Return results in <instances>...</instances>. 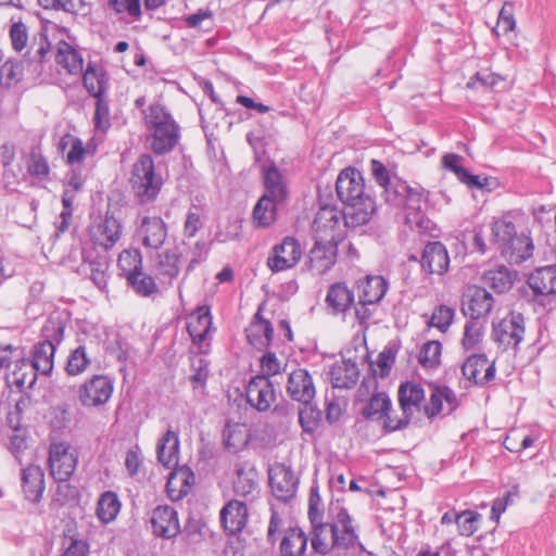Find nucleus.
<instances>
[{"instance_id": "f257e3e1", "label": "nucleus", "mask_w": 556, "mask_h": 556, "mask_svg": "<svg viewBox=\"0 0 556 556\" xmlns=\"http://www.w3.org/2000/svg\"><path fill=\"white\" fill-rule=\"evenodd\" d=\"M339 200L344 205V223L357 227L370 220L376 212L374 199L366 192L363 175L355 168L343 169L336 182Z\"/></svg>"}, {"instance_id": "f03ea898", "label": "nucleus", "mask_w": 556, "mask_h": 556, "mask_svg": "<svg viewBox=\"0 0 556 556\" xmlns=\"http://www.w3.org/2000/svg\"><path fill=\"white\" fill-rule=\"evenodd\" d=\"M129 184L140 204L155 201L164 182L162 176L155 172L154 161L150 154H141L132 164Z\"/></svg>"}, {"instance_id": "7ed1b4c3", "label": "nucleus", "mask_w": 556, "mask_h": 556, "mask_svg": "<svg viewBox=\"0 0 556 556\" xmlns=\"http://www.w3.org/2000/svg\"><path fill=\"white\" fill-rule=\"evenodd\" d=\"M65 325L60 318L50 317L41 329L42 340L33 346V359L29 362L41 375L49 376L54 367L56 346L64 339Z\"/></svg>"}, {"instance_id": "20e7f679", "label": "nucleus", "mask_w": 556, "mask_h": 556, "mask_svg": "<svg viewBox=\"0 0 556 556\" xmlns=\"http://www.w3.org/2000/svg\"><path fill=\"white\" fill-rule=\"evenodd\" d=\"M78 456L67 442L52 441L49 447V470L56 481H67L74 473Z\"/></svg>"}, {"instance_id": "39448f33", "label": "nucleus", "mask_w": 556, "mask_h": 556, "mask_svg": "<svg viewBox=\"0 0 556 556\" xmlns=\"http://www.w3.org/2000/svg\"><path fill=\"white\" fill-rule=\"evenodd\" d=\"M114 383L105 375H94L86 380L78 390V399L85 407H100L109 402Z\"/></svg>"}, {"instance_id": "423d86ee", "label": "nucleus", "mask_w": 556, "mask_h": 556, "mask_svg": "<svg viewBox=\"0 0 556 556\" xmlns=\"http://www.w3.org/2000/svg\"><path fill=\"white\" fill-rule=\"evenodd\" d=\"M429 399L422 405L424 414L432 419L440 414H451L458 407V400L454 391L446 386L434 382L428 383Z\"/></svg>"}, {"instance_id": "0eeeda50", "label": "nucleus", "mask_w": 556, "mask_h": 556, "mask_svg": "<svg viewBox=\"0 0 556 556\" xmlns=\"http://www.w3.org/2000/svg\"><path fill=\"white\" fill-rule=\"evenodd\" d=\"M122 235L121 222L109 213L94 219L89 227L91 241L105 251L112 249L121 240Z\"/></svg>"}, {"instance_id": "6e6552de", "label": "nucleus", "mask_w": 556, "mask_h": 556, "mask_svg": "<svg viewBox=\"0 0 556 556\" xmlns=\"http://www.w3.org/2000/svg\"><path fill=\"white\" fill-rule=\"evenodd\" d=\"M342 219H344V211L340 212L330 205L321 206L312 225L315 239L336 242Z\"/></svg>"}, {"instance_id": "1a4fd4ad", "label": "nucleus", "mask_w": 556, "mask_h": 556, "mask_svg": "<svg viewBox=\"0 0 556 556\" xmlns=\"http://www.w3.org/2000/svg\"><path fill=\"white\" fill-rule=\"evenodd\" d=\"M302 256L300 242L293 237H286L273 248L267 265L273 271H282L294 267Z\"/></svg>"}, {"instance_id": "9d476101", "label": "nucleus", "mask_w": 556, "mask_h": 556, "mask_svg": "<svg viewBox=\"0 0 556 556\" xmlns=\"http://www.w3.org/2000/svg\"><path fill=\"white\" fill-rule=\"evenodd\" d=\"M525 334V318L520 313H510L494 325L493 336L505 349H516Z\"/></svg>"}, {"instance_id": "9b49d317", "label": "nucleus", "mask_w": 556, "mask_h": 556, "mask_svg": "<svg viewBox=\"0 0 556 556\" xmlns=\"http://www.w3.org/2000/svg\"><path fill=\"white\" fill-rule=\"evenodd\" d=\"M268 476L273 495L277 500L288 502L294 497L298 478L290 467L285 464H275L269 468Z\"/></svg>"}, {"instance_id": "f8f14e48", "label": "nucleus", "mask_w": 556, "mask_h": 556, "mask_svg": "<svg viewBox=\"0 0 556 556\" xmlns=\"http://www.w3.org/2000/svg\"><path fill=\"white\" fill-rule=\"evenodd\" d=\"M286 390L293 401L301 404H311L316 395L314 379L305 368H296L288 375Z\"/></svg>"}, {"instance_id": "ddd939ff", "label": "nucleus", "mask_w": 556, "mask_h": 556, "mask_svg": "<svg viewBox=\"0 0 556 556\" xmlns=\"http://www.w3.org/2000/svg\"><path fill=\"white\" fill-rule=\"evenodd\" d=\"M258 480V472L252 464L248 462L238 463L232 482L235 494L252 502L260 494Z\"/></svg>"}, {"instance_id": "4468645a", "label": "nucleus", "mask_w": 556, "mask_h": 556, "mask_svg": "<svg viewBox=\"0 0 556 556\" xmlns=\"http://www.w3.org/2000/svg\"><path fill=\"white\" fill-rule=\"evenodd\" d=\"M138 236L146 249L159 251L168 236V227L160 216H144Z\"/></svg>"}, {"instance_id": "2eb2a0df", "label": "nucleus", "mask_w": 556, "mask_h": 556, "mask_svg": "<svg viewBox=\"0 0 556 556\" xmlns=\"http://www.w3.org/2000/svg\"><path fill=\"white\" fill-rule=\"evenodd\" d=\"M336 258L337 242L316 240L306 265L313 275H323L333 266Z\"/></svg>"}, {"instance_id": "dca6fc26", "label": "nucleus", "mask_w": 556, "mask_h": 556, "mask_svg": "<svg viewBox=\"0 0 556 556\" xmlns=\"http://www.w3.org/2000/svg\"><path fill=\"white\" fill-rule=\"evenodd\" d=\"M248 403L260 412L267 410L276 395L271 382L265 376L252 378L245 390Z\"/></svg>"}, {"instance_id": "f3484780", "label": "nucleus", "mask_w": 556, "mask_h": 556, "mask_svg": "<svg viewBox=\"0 0 556 556\" xmlns=\"http://www.w3.org/2000/svg\"><path fill=\"white\" fill-rule=\"evenodd\" d=\"M180 258L181 252L177 245L156 253L152 260V268L162 282L170 285L177 278L180 273Z\"/></svg>"}, {"instance_id": "a211bd4d", "label": "nucleus", "mask_w": 556, "mask_h": 556, "mask_svg": "<svg viewBox=\"0 0 556 556\" xmlns=\"http://www.w3.org/2000/svg\"><path fill=\"white\" fill-rule=\"evenodd\" d=\"M462 372L467 380L483 386L494 379L495 365L484 354H473L463 364Z\"/></svg>"}, {"instance_id": "6ab92c4d", "label": "nucleus", "mask_w": 556, "mask_h": 556, "mask_svg": "<svg viewBox=\"0 0 556 556\" xmlns=\"http://www.w3.org/2000/svg\"><path fill=\"white\" fill-rule=\"evenodd\" d=\"M151 525L153 533L160 538L172 539L180 532L177 511L168 505L152 510Z\"/></svg>"}, {"instance_id": "aec40b11", "label": "nucleus", "mask_w": 556, "mask_h": 556, "mask_svg": "<svg viewBox=\"0 0 556 556\" xmlns=\"http://www.w3.org/2000/svg\"><path fill=\"white\" fill-rule=\"evenodd\" d=\"M421 268L430 275H443L450 265V257L445 245L440 241L429 242L422 252Z\"/></svg>"}, {"instance_id": "412c9836", "label": "nucleus", "mask_w": 556, "mask_h": 556, "mask_svg": "<svg viewBox=\"0 0 556 556\" xmlns=\"http://www.w3.org/2000/svg\"><path fill=\"white\" fill-rule=\"evenodd\" d=\"M51 45L48 37L40 33L34 36L26 53L24 54V64L33 76H39L43 71V63L48 60Z\"/></svg>"}, {"instance_id": "4be33fe9", "label": "nucleus", "mask_w": 556, "mask_h": 556, "mask_svg": "<svg viewBox=\"0 0 556 556\" xmlns=\"http://www.w3.org/2000/svg\"><path fill=\"white\" fill-rule=\"evenodd\" d=\"M465 298L463 313L472 319L484 317L493 306V296L485 288L471 287Z\"/></svg>"}, {"instance_id": "5701e85b", "label": "nucleus", "mask_w": 556, "mask_h": 556, "mask_svg": "<svg viewBox=\"0 0 556 556\" xmlns=\"http://www.w3.org/2000/svg\"><path fill=\"white\" fill-rule=\"evenodd\" d=\"M428 198V192L422 188H412L408 186L404 195V205L406 210V224L412 228H424V216L421 214L422 206Z\"/></svg>"}, {"instance_id": "b1692460", "label": "nucleus", "mask_w": 556, "mask_h": 556, "mask_svg": "<svg viewBox=\"0 0 556 556\" xmlns=\"http://www.w3.org/2000/svg\"><path fill=\"white\" fill-rule=\"evenodd\" d=\"M248 521V509L244 503L231 500L220 510V522L229 534L242 531Z\"/></svg>"}, {"instance_id": "393cba45", "label": "nucleus", "mask_w": 556, "mask_h": 556, "mask_svg": "<svg viewBox=\"0 0 556 556\" xmlns=\"http://www.w3.org/2000/svg\"><path fill=\"white\" fill-rule=\"evenodd\" d=\"M263 179L265 186V192L263 195L273 199L278 203H285L289 197L288 182L277 166L269 165L264 167Z\"/></svg>"}, {"instance_id": "a878e982", "label": "nucleus", "mask_w": 556, "mask_h": 556, "mask_svg": "<svg viewBox=\"0 0 556 556\" xmlns=\"http://www.w3.org/2000/svg\"><path fill=\"white\" fill-rule=\"evenodd\" d=\"M532 239L525 232H519L501 249L502 255L513 264H520L533 254Z\"/></svg>"}, {"instance_id": "bb28decb", "label": "nucleus", "mask_w": 556, "mask_h": 556, "mask_svg": "<svg viewBox=\"0 0 556 556\" xmlns=\"http://www.w3.org/2000/svg\"><path fill=\"white\" fill-rule=\"evenodd\" d=\"M166 483V491L170 500L179 501L186 496L194 483V475L187 466L173 467Z\"/></svg>"}, {"instance_id": "cd10ccee", "label": "nucleus", "mask_w": 556, "mask_h": 556, "mask_svg": "<svg viewBox=\"0 0 556 556\" xmlns=\"http://www.w3.org/2000/svg\"><path fill=\"white\" fill-rule=\"evenodd\" d=\"M332 523L337 548H349L357 543V533L353 526L352 518L345 508H341Z\"/></svg>"}, {"instance_id": "c85d7f7f", "label": "nucleus", "mask_w": 556, "mask_h": 556, "mask_svg": "<svg viewBox=\"0 0 556 556\" xmlns=\"http://www.w3.org/2000/svg\"><path fill=\"white\" fill-rule=\"evenodd\" d=\"M425 390L415 382L402 383L399 388V403L403 415L412 419L415 412L422 410L421 403L425 401Z\"/></svg>"}, {"instance_id": "c756f323", "label": "nucleus", "mask_w": 556, "mask_h": 556, "mask_svg": "<svg viewBox=\"0 0 556 556\" xmlns=\"http://www.w3.org/2000/svg\"><path fill=\"white\" fill-rule=\"evenodd\" d=\"M22 488L30 502H39L45 491V473L40 466L29 465L22 469Z\"/></svg>"}, {"instance_id": "7c9ffc66", "label": "nucleus", "mask_w": 556, "mask_h": 556, "mask_svg": "<svg viewBox=\"0 0 556 556\" xmlns=\"http://www.w3.org/2000/svg\"><path fill=\"white\" fill-rule=\"evenodd\" d=\"M83 84L90 96L99 97L105 94L109 87V78L102 65L88 62L83 70Z\"/></svg>"}, {"instance_id": "2f4dec72", "label": "nucleus", "mask_w": 556, "mask_h": 556, "mask_svg": "<svg viewBox=\"0 0 556 556\" xmlns=\"http://www.w3.org/2000/svg\"><path fill=\"white\" fill-rule=\"evenodd\" d=\"M212 327V316L207 306H200L187 319V330L193 343L205 341Z\"/></svg>"}, {"instance_id": "473e14b6", "label": "nucleus", "mask_w": 556, "mask_h": 556, "mask_svg": "<svg viewBox=\"0 0 556 556\" xmlns=\"http://www.w3.org/2000/svg\"><path fill=\"white\" fill-rule=\"evenodd\" d=\"M245 331L250 344L257 350L266 349L274 336V328L270 321L263 318L260 311L254 315L252 323Z\"/></svg>"}, {"instance_id": "72a5a7b5", "label": "nucleus", "mask_w": 556, "mask_h": 556, "mask_svg": "<svg viewBox=\"0 0 556 556\" xmlns=\"http://www.w3.org/2000/svg\"><path fill=\"white\" fill-rule=\"evenodd\" d=\"M528 285L536 295L556 293V266H544L535 269L528 278Z\"/></svg>"}, {"instance_id": "f704fd0d", "label": "nucleus", "mask_w": 556, "mask_h": 556, "mask_svg": "<svg viewBox=\"0 0 556 556\" xmlns=\"http://www.w3.org/2000/svg\"><path fill=\"white\" fill-rule=\"evenodd\" d=\"M358 300L363 304H376L382 300L388 283L381 276H367L357 282Z\"/></svg>"}, {"instance_id": "c9c22d12", "label": "nucleus", "mask_w": 556, "mask_h": 556, "mask_svg": "<svg viewBox=\"0 0 556 556\" xmlns=\"http://www.w3.org/2000/svg\"><path fill=\"white\" fill-rule=\"evenodd\" d=\"M520 219L521 216L518 213L508 212L493 222L492 236L500 250L503 248V243H506L519 233L517 231V226Z\"/></svg>"}, {"instance_id": "e433bc0d", "label": "nucleus", "mask_w": 556, "mask_h": 556, "mask_svg": "<svg viewBox=\"0 0 556 556\" xmlns=\"http://www.w3.org/2000/svg\"><path fill=\"white\" fill-rule=\"evenodd\" d=\"M150 131H152L151 149L156 154L172 151L179 139V128L176 123L167 124Z\"/></svg>"}, {"instance_id": "4c0bfd02", "label": "nucleus", "mask_w": 556, "mask_h": 556, "mask_svg": "<svg viewBox=\"0 0 556 556\" xmlns=\"http://www.w3.org/2000/svg\"><path fill=\"white\" fill-rule=\"evenodd\" d=\"M312 548L321 555H327L333 548H337L332 523L319 522L312 523Z\"/></svg>"}, {"instance_id": "58836bf2", "label": "nucleus", "mask_w": 556, "mask_h": 556, "mask_svg": "<svg viewBox=\"0 0 556 556\" xmlns=\"http://www.w3.org/2000/svg\"><path fill=\"white\" fill-rule=\"evenodd\" d=\"M325 302L333 314L344 313L354 303V293L345 282H336L329 287Z\"/></svg>"}, {"instance_id": "ea45409f", "label": "nucleus", "mask_w": 556, "mask_h": 556, "mask_svg": "<svg viewBox=\"0 0 556 556\" xmlns=\"http://www.w3.org/2000/svg\"><path fill=\"white\" fill-rule=\"evenodd\" d=\"M179 438L178 433L168 429L160 439L156 446L157 460L166 468L178 464Z\"/></svg>"}, {"instance_id": "a19ab883", "label": "nucleus", "mask_w": 556, "mask_h": 556, "mask_svg": "<svg viewBox=\"0 0 556 556\" xmlns=\"http://www.w3.org/2000/svg\"><path fill=\"white\" fill-rule=\"evenodd\" d=\"M359 370L357 364L351 359H343L333 365L331 369L332 387L337 389H350L358 380Z\"/></svg>"}, {"instance_id": "79ce46f5", "label": "nucleus", "mask_w": 556, "mask_h": 556, "mask_svg": "<svg viewBox=\"0 0 556 556\" xmlns=\"http://www.w3.org/2000/svg\"><path fill=\"white\" fill-rule=\"evenodd\" d=\"M55 61L71 75H81L84 60L78 50L66 41H60L56 47Z\"/></svg>"}, {"instance_id": "37998d69", "label": "nucleus", "mask_w": 556, "mask_h": 556, "mask_svg": "<svg viewBox=\"0 0 556 556\" xmlns=\"http://www.w3.org/2000/svg\"><path fill=\"white\" fill-rule=\"evenodd\" d=\"M39 374L26 358L14 362L13 368L7 375L8 381L18 389L31 388Z\"/></svg>"}, {"instance_id": "c03bdc74", "label": "nucleus", "mask_w": 556, "mask_h": 556, "mask_svg": "<svg viewBox=\"0 0 556 556\" xmlns=\"http://www.w3.org/2000/svg\"><path fill=\"white\" fill-rule=\"evenodd\" d=\"M84 264L89 267L90 278L101 290L105 291L109 280L110 261L106 255H93L91 252L84 253Z\"/></svg>"}, {"instance_id": "a18cd8bd", "label": "nucleus", "mask_w": 556, "mask_h": 556, "mask_svg": "<svg viewBox=\"0 0 556 556\" xmlns=\"http://www.w3.org/2000/svg\"><path fill=\"white\" fill-rule=\"evenodd\" d=\"M308 538L299 527H291L286 532L280 543L281 556H303Z\"/></svg>"}, {"instance_id": "49530a36", "label": "nucleus", "mask_w": 556, "mask_h": 556, "mask_svg": "<svg viewBox=\"0 0 556 556\" xmlns=\"http://www.w3.org/2000/svg\"><path fill=\"white\" fill-rule=\"evenodd\" d=\"M224 445L233 453L248 445L250 440L249 430L245 425L239 422H227L223 431Z\"/></svg>"}, {"instance_id": "de8ad7c7", "label": "nucleus", "mask_w": 556, "mask_h": 556, "mask_svg": "<svg viewBox=\"0 0 556 556\" xmlns=\"http://www.w3.org/2000/svg\"><path fill=\"white\" fill-rule=\"evenodd\" d=\"M281 203L262 195L253 208V223L257 228H267L276 220L277 207Z\"/></svg>"}, {"instance_id": "09e8293b", "label": "nucleus", "mask_w": 556, "mask_h": 556, "mask_svg": "<svg viewBox=\"0 0 556 556\" xmlns=\"http://www.w3.org/2000/svg\"><path fill=\"white\" fill-rule=\"evenodd\" d=\"M483 282L486 287L497 293H504L513 287L514 276L505 266H500L496 269H490L484 273Z\"/></svg>"}, {"instance_id": "8fccbe9b", "label": "nucleus", "mask_w": 556, "mask_h": 556, "mask_svg": "<svg viewBox=\"0 0 556 556\" xmlns=\"http://www.w3.org/2000/svg\"><path fill=\"white\" fill-rule=\"evenodd\" d=\"M25 71L27 67L24 61H5L0 67V85L7 88L16 86L23 80Z\"/></svg>"}, {"instance_id": "3c124183", "label": "nucleus", "mask_w": 556, "mask_h": 556, "mask_svg": "<svg viewBox=\"0 0 556 556\" xmlns=\"http://www.w3.org/2000/svg\"><path fill=\"white\" fill-rule=\"evenodd\" d=\"M391 409V400L383 393L374 394L364 406L362 414L366 419L379 421L386 417V412Z\"/></svg>"}, {"instance_id": "603ef678", "label": "nucleus", "mask_w": 556, "mask_h": 556, "mask_svg": "<svg viewBox=\"0 0 556 556\" xmlns=\"http://www.w3.org/2000/svg\"><path fill=\"white\" fill-rule=\"evenodd\" d=\"M121 509L118 497L113 492H105L101 495L97 505V515L99 519L109 523L114 520Z\"/></svg>"}, {"instance_id": "864d4df0", "label": "nucleus", "mask_w": 556, "mask_h": 556, "mask_svg": "<svg viewBox=\"0 0 556 556\" xmlns=\"http://www.w3.org/2000/svg\"><path fill=\"white\" fill-rule=\"evenodd\" d=\"M91 363V358L87 352L85 345H79L75 350L71 351L65 371L68 376H78L87 370Z\"/></svg>"}, {"instance_id": "5fc2aeb1", "label": "nucleus", "mask_w": 556, "mask_h": 556, "mask_svg": "<svg viewBox=\"0 0 556 556\" xmlns=\"http://www.w3.org/2000/svg\"><path fill=\"white\" fill-rule=\"evenodd\" d=\"M127 281L136 293L142 296H150L157 291L154 278L146 274L142 269L130 274Z\"/></svg>"}, {"instance_id": "6e6d98bb", "label": "nucleus", "mask_w": 556, "mask_h": 556, "mask_svg": "<svg viewBox=\"0 0 556 556\" xmlns=\"http://www.w3.org/2000/svg\"><path fill=\"white\" fill-rule=\"evenodd\" d=\"M27 173L37 180L43 181L49 178L50 166L47 159L37 151H31L26 160Z\"/></svg>"}, {"instance_id": "4d7b16f0", "label": "nucleus", "mask_w": 556, "mask_h": 556, "mask_svg": "<svg viewBox=\"0 0 556 556\" xmlns=\"http://www.w3.org/2000/svg\"><path fill=\"white\" fill-rule=\"evenodd\" d=\"M117 265L128 279L130 274L142 269V256L138 250H124L118 255Z\"/></svg>"}, {"instance_id": "13d9d810", "label": "nucleus", "mask_w": 556, "mask_h": 556, "mask_svg": "<svg viewBox=\"0 0 556 556\" xmlns=\"http://www.w3.org/2000/svg\"><path fill=\"white\" fill-rule=\"evenodd\" d=\"M146 123L149 130L166 126L167 124H174L172 115L161 104H152L146 112Z\"/></svg>"}, {"instance_id": "bf43d9fd", "label": "nucleus", "mask_w": 556, "mask_h": 556, "mask_svg": "<svg viewBox=\"0 0 556 556\" xmlns=\"http://www.w3.org/2000/svg\"><path fill=\"white\" fill-rule=\"evenodd\" d=\"M442 345L439 341H428L419 352V363L426 368H434L440 364Z\"/></svg>"}, {"instance_id": "052dcab7", "label": "nucleus", "mask_w": 556, "mask_h": 556, "mask_svg": "<svg viewBox=\"0 0 556 556\" xmlns=\"http://www.w3.org/2000/svg\"><path fill=\"white\" fill-rule=\"evenodd\" d=\"M96 98V109L93 124L97 130L106 131L111 126L110 108L106 98L103 96Z\"/></svg>"}, {"instance_id": "680f3d73", "label": "nucleus", "mask_w": 556, "mask_h": 556, "mask_svg": "<svg viewBox=\"0 0 556 556\" xmlns=\"http://www.w3.org/2000/svg\"><path fill=\"white\" fill-rule=\"evenodd\" d=\"M408 186L400 180H393L388 187H382L381 195L386 202L393 206H401L404 202L405 192Z\"/></svg>"}, {"instance_id": "e2e57ef3", "label": "nucleus", "mask_w": 556, "mask_h": 556, "mask_svg": "<svg viewBox=\"0 0 556 556\" xmlns=\"http://www.w3.org/2000/svg\"><path fill=\"white\" fill-rule=\"evenodd\" d=\"M302 405L303 407H301L298 413L299 422L305 432H314L318 427L321 413L311 404Z\"/></svg>"}, {"instance_id": "0e129e2a", "label": "nucleus", "mask_w": 556, "mask_h": 556, "mask_svg": "<svg viewBox=\"0 0 556 556\" xmlns=\"http://www.w3.org/2000/svg\"><path fill=\"white\" fill-rule=\"evenodd\" d=\"M108 4L117 14L127 13L135 21L141 18V0H108Z\"/></svg>"}, {"instance_id": "69168bd1", "label": "nucleus", "mask_w": 556, "mask_h": 556, "mask_svg": "<svg viewBox=\"0 0 556 556\" xmlns=\"http://www.w3.org/2000/svg\"><path fill=\"white\" fill-rule=\"evenodd\" d=\"M10 39L12 48L16 52L27 48L29 39L27 26L21 21L13 22L10 27Z\"/></svg>"}, {"instance_id": "338daca9", "label": "nucleus", "mask_w": 556, "mask_h": 556, "mask_svg": "<svg viewBox=\"0 0 556 556\" xmlns=\"http://www.w3.org/2000/svg\"><path fill=\"white\" fill-rule=\"evenodd\" d=\"M454 314L453 308L446 305H440L433 311L429 325L445 332L454 319Z\"/></svg>"}, {"instance_id": "774afa93", "label": "nucleus", "mask_w": 556, "mask_h": 556, "mask_svg": "<svg viewBox=\"0 0 556 556\" xmlns=\"http://www.w3.org/2000/svg\"><path fill=\"white\" fill-rule=\"evenodd\" d=\"M482 324L479 319L468 320L465 325L464 338H463V346L466 350L473 349L481 340L482 336Z\"/></svg>"}]
</instances>
